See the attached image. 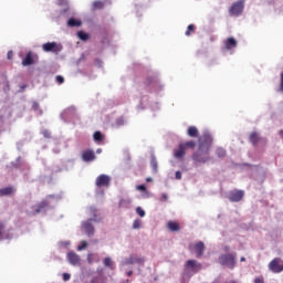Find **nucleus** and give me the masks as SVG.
<instances>
[{
	"mask_svg": "<svg viewBox=\"0 0 283 283\" xmlns=\"http://www.w3.org/2000/svg\"><path fill=\"white\" fill-rule=\"evenodd\" d=\"M136 213H138V216H139L140 218H145V210H143V208L137 207V208H136Z\"/></svg>",
	"mask_w": 283,
	"mask_h": 283,
	"instance_id": "72a5a7b5",
	"label": "nucleus"
},
{
	"mask_svg": "<svg viewBox=\"0 0 283 283\" xmlns=\"http://www.w3.org/2000/svg\"><path fill=\"white\" fill-rule=\"evenodd\" d=\"M12 56H14V53L12 52V51H9L8 53H7V59H12Z\"/></svg>",
	"mask_w": 283,
	"mask_h": 283,
	"instance_id": "37998d69",
	"label": "nucleus"
},
{
	"mask_svg": "<svg viewBox=\"0 0 283 283\" xmlns=\"http://www.w3.org/2000/svg\"><path fill=\"white\" fill-rule=\"evenodd\" d=\"M146 182H154V179L151 177L146 178Z\"/></svg>",
	"mask_w": 283,
	"mask_h": 283,
	"instance_id": "de8ad7c7",
	"label": "nucleus"
},
{
	"mask_svg": "<svg viewBox=\"0 0 283 283\" xmlns=\"http://www.w3.org/2000/svg\"><path fill=\"white\" fill-rule=\"evenodd\" d=\"M125 206V199H122L120 201H119V207H124Z\"/></svg>",
	"mask_w": 283,
	"mask_h": 283,
	"instance_id": "49530a36",
	"label": "nucleus"
},
{
	"mask_svg": "<svg viewBox=\"0 0 283 283\" xmlns=\"http://www.w3.org/2000/svg\"><path fill=\"white\" fill-rule=\"evenodd\" d=\"M228 198H229L230 202H240V200H242L244 198V191L243 190L230 191Z\"/></svg>",
	"mask_w": 283,
	"mask_h": 283,
	"instance_id": "6e6552de",
	"label": "nucleus"
},
{
	"mask_svg": "<svg viewBox=\"0 0 283 283\" xmlns=\"http://www.w3.org/2000/svg\"><path fill=\"white\" fill-rule=\"evenodd\" d=\"M25 87H28V85H22V86H21V90H25Z\"/></svg>",
	"mask_w": 283,
	"mask_h": 283,
	"instance_id": "3c124183",
	"label": "nucleus"
},
{
	"mask_svg": "<svg viewBox=\"0 0 283 283\" xmlns=\"http://www.w3.org/2000/svg\"><path fill=\"white\" fill-rule=\"evenodd\" d=\"M279 92H283V72H281V80H280Z\"/></svg>",
	"mask_w": 283,
	"mask_h": 283,
	"instance_id": "58836bf2",
	"label": "nucleus"
},
{
	"mask_svg": "<svg viewBox=\"0 0 283 283\" xmlns=\"http://www.w3.org/2000/svg\"><path fill=\"white\" fill-rule=\"evenodd\" d=\"M199 146L197 151L192 155V160L196 163V165H205L206 163H209L211 160V156L209 155V151L211 149V143L213 140L211 139V136L209 135H202L198 139Z\"/></svg>",
	"mask_w": 283,
	"mask_h": 283,
	"instance_id": "f257e3e1",
	"label": "nucleus"
},
{
	"mask_svg": "<svg viewBox=\"0 0 283 283\" xmlns=\"http://www.w3.org/2000/svg\"><path fill=\"white\" fill-rule=\"evenodd\" d=\"M150 165H151L154 171H158V161H156V157L151 158Z\"/></svg>",
	"mask_w": 283,
	"mask_h": 283,
	"instance_id": "c756f323",
	"label": "nucleus"
},
{
	"mask_svg": "<svg viewBox=\"0 0 283 283\" xmlns=\"http://www.w3.org/2000/svg\"><path fill=\"white\" fill-rule=\"evenodd\" d=\"M147 85H151V83H156V77L155 76H148L145 81Z\"/></svg>",
	"mask_w": 283,
	"mask_h": 283,
	"instance_id": "2f4dec72",
	"label": "nucleus"
},
{
	"mask_svg": "<svg viewBox=\"0 0 283 283\" xmlns=\"http://www.w3.org/2000/svg\"><path fill=\"white\" fill-rule=\"evenodd\" d=\"M242 12H244V0L234 2L229 9L230 17H240Z\"/></svg>",
	"mask_w": 283,
	"mask_h": 283,
	"instance_id": "39448f33",
	"label": "nucleus"
},
{
	"mask_svg": "<svg viewBox=\"0 0 283 283\" xmlns=\"http://www.w3.org/2000/svg\"><path fill=\"white\" fill-rule=\"evenodd\" d=\"M216 156H218V158H224V156H227V150L222 147H219L216 150Z\"/></svg>",
	"mask_w": 283,
	"mask_h": 283,
	"instance_id": "b1692460",
	"label": "nucleus"
},
{
	"mask_svg": "<svg viewBox=\"0 0 283 283\" xmlns=\"http://www.w3.org/2000/svg\"><path fill=\"white\" fill-rule=\"evenodd\" d=\"M219 264L228 266V269H235V255L231 253L220 255Z\"/></svg>",
	"mask_w": 283,
	"mask_h": 283,
	"instance_id": "7ed1b4c3",
	"label": "nucleus"
},
{
	"mask_svg": "<svg viewBox=\"0 0 283 283\" xmlns=\"http://www.w3.org/2000/svg\"><path fill=\"white\" fill-rule=\"evenodd\" d=\"M133 229H140V220H135L133 223Z\"/></svg>",
	"mask_w": 283,
	"mask_h": 283,
	"instance_id": "4c0bfd02",
	"label": "nucleus"
},
{
	"mask_svg": "<svg viewBox=\"0 0 283 283\" xmlns=\"http://www.w3.org/2000/svg\"><path fill=\"white\" fill-rule=\"evenodd\" d=\"M269 269L272 273H282V271H283V261L280 258L273 259L269 263Z\"/></svg>",
	"mask_w": 283,
	"mask_h": 283,
	"instance_id": "423d86ee",
	"label": "nucleus"
},
{
	"mask_svg": "<svg viewBox=\"0 0 283 283\" xmlns=\"http://www.w3.org/2000/svg\"><path fill=\"white\" fill-rule=\"evenodd\" d=\"M254 283H264V277H262V276L255 277Z\"/></svg>",
	"mask_w": 283,
	"mask_h": 283,
	"instance_id": "ea45409f",
	"label": "nucleus"
},
{
	"mask_svg": "<svg viewBox=\"0 0 283 283\" xmlns=\"http://www.w3.org/2000/svg\"><path fill=\"white\" fill-rule=\"evenodd\" d=\"M70 277H71L70 273H64L63 274L64 282H67V280H70Z\"/></svg>",
	"mask_w": 283,
	"mask_h": 283,
	"instance_id": "79ce46f5",
	"label": "nucleus"
},
{
	"mask_svg": "<svg viewBox=\"0 0 283 283\" xmlns=\"http://www.w3.org/2000/svg\"><path fill=\"white\" fill-rule=\"evenodd\" d=\"M40 107H41V106L39 105L38 102H33V103H32V109H34V112H40V114H43V111H41Z\"/></svg>",
	"mask_w": 283,
	"mask_h": 283,
	"instance_id": "c85d7f7f",
	"label": "nucleus"
},
{
	"mask_svg": "<svg viewBox=\"0 0 283 283\" xmlns=\"http://www.w3.org/2000/svg\"><path fill=\"white\" fill-rule=\"evenodd\" d=\"M55 81H56V83H57L59 85H63V83H65V78H64L63 76H61V75H57V76L55 77Z\"/></svg>",
	"mask_w": 283,
	"mask_h": 283,
	"instance_id": "473e14b6",
	"label": "nucleus"
},
{
	"mask_svg": "<svg viewBox=\"0 0 283 283\" xmlns=\"http://www.w3.org/2000/svg\"><path fill=\"white\" fill-rule=\"evenodd\" d=\"M92 258H94V254L88 253V255H87V261H88L90 263H92Z\"/></svg>",
	"mask_w": 283,
	"mask_h": 283,
	"instance_id": "a18cd8bd",
	"label": "nucleus"
},
{
	"mask_svg": "<svg viewBox=\"0 0 283 283\" xmlns=\"http://www.w3.org/2000/svg\"><path fill=\"white\" fill-rule=\"evenodd\" d=\"M167 199H168L167 193H163V195H161V202L167 201Z\"/></svg>",
	"mask_w": 283,
	"mask_h": 283,
	"instance_id": "c03bdc74",
	"label": "nucleus"
},
{
	"mask_svg": "<svg viewBox=\"0 0 283 283\" xmlns=\"http://www.w3.org/2000/svg\"><path fill=\"white\" fill-rule=\"evenodd\" d=\"M250 143H252V145H258V143H260V136L258 133L250 134Z\"/></svg>",
	"mask_w": 283,
	"mask_h": 283,
	"instance_id": "5701e85b",
	"label": "nucleus"
},
{
	"mask_svg": "<svg viewBox=\"0 0 283 283\" xmlns=\"http://www.w3.org/2000/svg\"><path fill=\"white\" fill-rule=\"evenodd\" d=\"M44 52H61V46L56 42H48L42 45Z\"/></svg>",
	"mask_w": 283,
	"mask_h": 283,
	"instance_id": "1a4fd4ad",
	"label": "nucleus"
},
{
	"mask_svg": "<svg viewBox=\"0 0 283 283\" xmlns=\"http://www.w3.org/2000/svg\"><path fill=\"white\" fill-rule=\"evenodd\" d=\"M137 191H147V187L145 185L136 186Z\"/></svg>",
	"mask_w": 283,
	"mask_h": 283,
	"instance_id": "e433bc0d",
	"label": "nucleus"
},
{
	"mask_svg": "<svg viewBox=\"0 0 283 283\" xmlns=\"http://www.w3.org/2000/svg\"><path fill=\"white\" fill-rule=\"evenodd\" d=\"M186 269H191L195 273H198L200 269H202V265L198 263L196 260H188L185 264Z\"/></svg>",
	"mask_w": 283,
	"mask_h": 283,
	"instance_id": "f8f14e48",
	"label": "nucleus"
},
{
	"mask_svg": "<svg viewBox=\"0 0 283 283\" xmlns=\"http://www.w3.org/2000/svg\"><path fill=\"white\" fill-rule=\"evenodd\" d=\"M48 207V201H41L40 203H38L36 206H33V216H36V213H41V211H43V209H45Z\"/></svg>",
	"mask_w": 283,
	"mask_h": 283,
	"instance_id": "2eb2a0df",
	"label": "nucleus"
},
{
	"mask_svg": "<svg viewBox=\"0 0 283 283\" xmlns=\"http://www.w3.org/2000/svg\"><path fill=\"white\" fill-rule=\"evenodd\" d=\"M175 178H176V180H182V172H180V170L176 171Z\"/></svg>",
	"mask_w": 283,
	"mask_h": 283,
	"instance_id": "c9c22d12",
	"label": "nucleus"
},
{
	"mask_svg": "<svg viewBox=\"0 0 283 283\" xmlns=\"http://www.w3.org/2000/svg\"><path fill=\"white\" fill-rule=\"evenodd\" d=\"M104 266H107L108 269H114V261H112V258L107 256L104 259Z\"/></svg>",
	"mask_w": 283,
	"mask_h": 283,
	"instance_id": "393cba45",
	"label": "nucleus"
},
{
	"mask_svg": "<svg viewBox=\"0 0 283 283\" xmlns=\"http://www.w3.org/2000/svg\"><path fill=\"white\" fill-rule=\"evenodd\" d=\"M241 262H247V258L242 256L241 259Z\"/></svg>",
	"mask_w": 283,
	"mask_h": 283,
	"instance_id": "8fccbe9b",
	"label": "nucleus"
},
{
	"mask_svg": "<svg viewBox=\"0 0 283 283\" xmlns=\"http://www.w3.org/2000/svg\"><path fill=\"white\" fill-rule=\"evenodd\" d=\"M77 36H78V39H81V41H87V39H90V34H87L83 31H78Z\"/></svg>",
	"mask_w": 283,
	"mask_h": 283,
	"instance_id": "cd10ccee",
	"label": "nucleus"
},
{
	"mask_svg": "<svg viewBox=\"0 0 283 283\" xmlns=\"http://www.w3.org/2000/svg\"><path fill=\"white\" fill-rule=\"evenodd\" d=\"M111 182H112V178H109V176H107V175H99L96 178L95 185L98 188H101V187H109Z\"/></svg>",
	"mask_w": 283,
	"mask_h": 283,
	"instance_id": "0eeeda50",
	"label": "nucleus"
},
{
	"mask_svg": "<svg viewBox=\"0 0 283 283\" xmlns=\"http://www.w3.org/2000/svg\"><path fill=\"white\" fill-rule=\"evenodd\" d=\"M189 252L190 253H196L197 258H202L205 255V242L199 241L197 243H190L188 245Z\"/></svg>",
	"mask_w": 283,
	"mask_h": 283,
	"instance_id": "20e7f679",
	"label": "nucleus"
},
{
	"mask_svg": "<svg viewBox=\"0 0 283 283\" xmlns=\"http://www.w3.org/2000/svg\"><path fill=\"white\" fill-rule=\"evenodd\" d=\"M94 142L95 143H101L103 140V133L101 132H95L93 135Z\"/></svg>",
	"mask_w": 283,
	"mask_h": 283,
	"instance_id": "a878e982",
	"label": "nucleus"
},
{
	"mask_svg": "<svg viewBox=\"0 0 283 283\" xmlns=\"http://www.w3.org/2000/svg\"><path fill=\"white\" fill-rule=\"evenodd\" d=\"M96 151H97V154H101L102 150H101V148H98Z\"/></svg>",
	"mask_w": 283,
	"mask_h": 283,
	"instance_id": "603ef678",
	"label": "nucleus"
},
{
	"mask_svg": "<svg viewBox=\"0 0 283 283\" xmlns=\"http://www.w3.org/2000/svg\"><path fill=\"white\" fill-rule=\"evenodd\" d=\"M85 249H87V241H81L77 251H85Z\"/></svg>",
	"mask_w": 283,
	"mask_h": 283,
	"instance_id": "7c9ffc66",
	"label": "nucleus"
},
{
	"mask_svg": "<svg viewBox=\"0 0 283 283\" xmlns=\"http://www.w3.org/2000/svg\"><path fill=\"white\" fill-rule=\"evenodd\" d=\"M187 134L190 138H198V128L196 126H190L188 127Z\"/></svg>",
	"mask_w": 283,
	"mask_h": 283,
	"instance_id": "412c9836",
	"label": "nucleus"
},
{
	"mask_svg": "<svg viewBox=\"0 0 283 283\" xmlns=\"http://www.w3.org/2000/svg\"><path fill=\"white\" fill-rule=\"evenodd\" d=\"M14 191H17L14 189V187H6V188H2L0 189V197H3V196H12L14 193Z\"/></svg>",
	"mask_w": 283,
	"mask_h": 283,
	"instance_id": "a211bd4d",
	"label": "nucleus"
},
{
	"mask_svg": "<svg viewBox=\"0 0 283 283\" xmlns=\"http://www.w3.org/2000/svg\"><path fill=\"white\" fill-rule=\"evenodd\" d=\"M82 160H84V163H92L93 160H96V154L91 149L84 150L82 153Z\"/></svg>",
	"mask_w": 283,
	"mask_h": 283,
	"instance_id": "9d476101",
	"label": "nucleus"
},
{
	"mask_svg": "<svg viewBox=\"0 0 283 283\" xmlns=\"http://www.w3.org/2000/svg\"><path fill=\"white\" fill-rule=\"evenodd\" d=\"M223 43L226 50H235L238 48V40L235 38H228Z\"/></svg>",
	"mask_w": 283,
	"mask_h": 283,
	"instance_id": "ddd939ff",
	"label": "nucleus"
},
{
	"mask_svg": "<svg viewBox=\"0 0 283 283\" xmlns=\"http://www.w3.org/2000/svg\"><path fill=\"white\" fill-rule=\"evenodd\" d=\"M188 149H196V142L189 140L186 143L179 144V148L174 151L175 158H182L187 154Z\"/></svg>",
	"mask_w": 283,
	"mask_h": 283,
	"instance_id": "f03ea898",
	"label": "nucleus"
},
{
	"mask_svg": "<svg viewBox=\"0 0 283 283\" xmlns=\"http://www.w3.org/2000/svg\"><path fill=\"white\" fill-rule=\"evenodd\" d=\"M88 211H90V213H93L94 218H96V208L91 207V208L88 209Z\"/></svg>",
	"mask_w": 283,
	"mask_h": 283,
	"instance_id": "a19ab883",
	"label": "nucleus"
},
{
	"mask_svg": "<svg viewBox=\"0 0 283 283\" xmlns=\"http://www.w3.org/2000/svg\"><path fill=\"white\" fill-rule=\"evenodd\" d=\"M167 228L169 229V231L172 232L180 231V224H178V222L176 221H169L167 223Z\"/></svg>",
	"mask_w": 283,
	"mask_h": 283,
	"instance_id": "6ab92c4d",
	"label": "nucleus"
},
{
	"mask_svg": "<svg viewBox=\"0 0 283 283\" xmlns=\"http://www.w3.org/2000/svg\"><path fill=\"white\" fill-rule=\"evenodd\" d=\"M69 28H81L82 22L80 20H76L74 18L69 19L67 21Z\"/></svg>",
	"mask_w": 283,
	"mask_h": 283,
	"instance_id": "aec40b11",
	"label": "nucleus"
},
{
	"mask_svg": "<svg viewBox=\"0 0 283 283\" xmlns=\"http://www.w3.org/2000/svg\"><path fill=\"white\" fill-rule=\"evenodd\" d=\"M42 136H44V138H52V133L48 129L42 132Z\"/></svg>",
	"mask_w": 283,
	"mask_h": 283,
	"instance_id": "f704fd0d",
	"label": "nucleus"
},
{
	"mask_svg": "<svg viewBox=\"0 0 283 283\" xmlns=\"http://www.w3.org/2000/svg\"><path fill=\"white\" fill-rule=\"evenodd\" d=\"M127 275H128V277H132V275H134V272L129 271V272H127Z\"/></svg>",
	"mask_w": 283,
	"mask_h": 283,
	"instance_id": "09e8293b",
	"label": "nucleus"
},
{
	"mask_svg": "<svg viewBox=\"0 0 283 283\" xmlns=\"http://www.w3.org/2000/svg\"><path fill=\"white\" fill-rule=\"evenodd\" d=\"M93 10H103L105 8V2L96 0L93 2Z\"/></svg>",
	"mask_w": 283,
	"mask_h": 283,
	"instance_id": "4be33fe9",
	"label": "nucleus"
},
{
	"mask_svg": "<svg viewBox=\"0 0 283 283\" xmlns=\"http://www.w3.org/2000/svg\"><path fill=\"white\" fill-rule=\"evenodd\" d=\"M92 222H96V218L90 219L88 221H85L82 227L87 235H94V226H92Z\"/></svg>",
	"mask_w": 283,
	"mask_h": 283,
	"instance_id": "9b49d317",
	"label": "nucleus"
},
{
	"mask_svg": "<svg viewBox=\"0 0 283 283\" xmlns=\"http://www.w3.org/2000/svg\"><path fill=\"white\" fill-rule=\"evenodd\" d=\"M127 264H145V258L140 256H130L127 260Z\"/></svg>",
	"mask_w": 283,
	"mask_h": 283,
	"instance_id": "f3484780",
	"label": "nucleus"
},
{
	"mask_svg": "<svg viewBox=\"0 0 283 283\" xmlns=\"http://www.w3.org/2000/svg\"><path fill=\"white\" fill-rule=\"evenodd\" d=\"M22 65L28 67V65H34V57H32V53H27L25 57L22 60Z\"/></svg>",
	"mask_w": 283,
	"mask_h": 283,
	"instance_id": "dca6fc26",
	"label": "nucleus"
},
{
	"mask_svg": "<svg viewBox=\"0 0 283 283\" xmlns=\"http://www.w3.org/2000/svg\"><path fill=\"white\" fill-rule=\"evenodd\" d=\"M67 260L70 264H73V266H76V264H81V256H78V254H76L75 252H69Z\"/></svg>",
	"mask_w": 283,
	"mask_h": 283,
	"instance_id": "4468645a",
	"label": "nucleus"
},
{
	"mask_svg": "<svg viewBox=\"0 0 283 283\" xmlns=\"http://www.w3.org/2000/svg\"><path fill=\"white\" fill-rule=\"evenodd\" d=\"M196 32V25L189 24L186 31V36H191V33Z\"/></svg>",
	"mask_w": 283,
	"mask_h": 283,
	"instance_id": "bb28decb",
	"label": "nucleus"
}]
</instances>
